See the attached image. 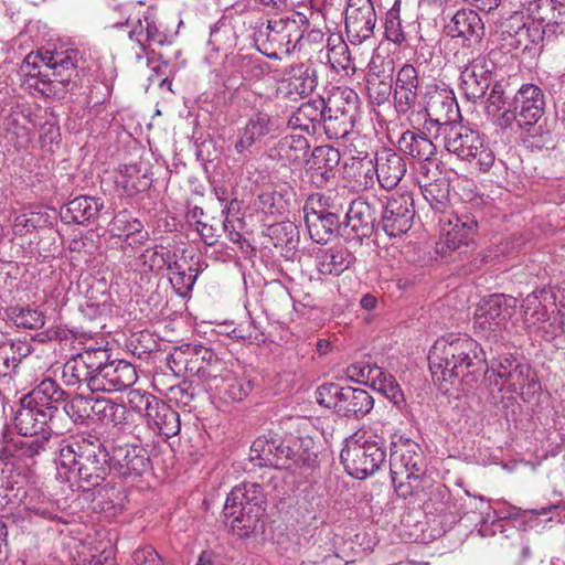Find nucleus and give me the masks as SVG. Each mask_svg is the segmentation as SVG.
Masks as SVG:
<instances>
[{
  "mask_svg": "<svg viewBox=\"0 0 565 565\" xmlns=\"http://www.w3.org/2000/svg\"><path fill=\"white\" fill-rule=\"evenodd\" d=\"M489 363L481 345L467 333H448L435 341L428 363L435 383L459 382L487 363L486 379L501 394L503 408L516 407L518 397L530 406L540 403L542 385L534 369L510 352L495 351Z\"/></svg>",
  "mask_w": 565,
  "mask_h": 565,
  "instance_id": "1",
  "label": "nucleus"
},
{
  "mask_svg": "<svg viewBox=\"0 0 565 565\" xmlns=\"http://www.w3.org/2000/svg\"><path fill=\"white\" fill-rule=\"evenodd\" d=\"M92 60L79 50L29 53L20 67L21 87L39 99H62L67 93L83 88Z\"/></svg>",
  "mask_w": 565,
  "mask_h": 565,
  "instance_id": "2",
  "label": "nucleus"
},
{
  "mask_svg": "<svg viewBox=\"0 0 565 565\" xmlns=\"http://www.w3.org/2000/svg\"><path fill=\"white\" fill-rule=\"evenodd\" d=\"M454 507L458 512V522L463 521L466 526L473 525L479 536L490 537L500 533L507 539L518 532V526L537 527L541 522L547 523L559 516L561 511L558 503L522 512L512 505L498 510L483 497L471 495L469 492L455 499Z\"/></svg>",
  "mask_w": 565,
  "mask_h": 565,
  "instance_id": "3",
  "label": "nucleus"
},
{
  "mask_svg": "<svg viewBox=\"0 0 565 565\" xmlns=\"http://www.w3.org/2000/svg\"><path fill=\"white\" fill-rule=\"evenodd\" d=\"M55 466L57 480L71 490L89 491L109 473V452L96 435L78 434L61 444Z\"/></svg>",
  "mask_w": 565,
  "mask_h": 565,
  "instance_id": "4",
  "label": "nucleus"
},
{
  "mask_svg": "<svg viewBox=\"0 0 565 565\" xmlns=\"http://www.w3.org/2000/svg\"><path fill=\"white\" fill-rule=\"evenodd\" d=\"M526 329L552 341L565 333V297L552 286L530 292L521 305Z\"/></svg>",
  "mask_w": 565,
  "mask_h": 565,
  "instance_id": "5",
  "label": "nucleus"
},
{
  "mask_svg": "<svg viewBox=\"0 0 565 565\" xmlns=\"http://www.w3.org/2000/svg\"><path fill=\"white\" fill-rule=\"evenodd\" d=\"M428 459L423 446L405 435H395L391 441L390 472L398 495L412 494V486L426 476Z\"/></svg>",
  "mask_w": 565,
  "mask_h": 565,
  "instance_id": "6",
  "label": "nucleus"
},
{
  "mask_svg": "<svg viewBox=\"0 0 565 565\" xmlns=\"http://www.w3.org/2000/svg\"><path fill=\"white\" fill-rule=\"evenodd\" d=\"M340 460L349 476L363 480L385 463L386 447L377 436L354 434L345 439Z\"/></svg>",
  "mask_w": 565,
  "mask_h": 565,
  "instance_id": "7",
  "label": "nucleus"
},
{
  "mask_svg": "<svg viewBox=\"0 0 565 565\" xmlns=\"http://www.w3.org/2000/svg\"><path fill=\"white\" fill-rule=\"evenodd\" d=\"M412 486V494L417 501L422 502L423 510L429 520L434 537L444 535L458 522V512L454 507V500L448 488L441 482H436L429 477H425L416 484Z\"/></svg>",
  "mask_w": 565,
  "mask_h": 565,
  "instance_id": "8",
  "label": "nucleus"
},
{
  "mask_svg": "<svg viewBox=\"0 0 565 565\" xmlns=\"http://www.w3.org/2000/svg\"><path fill=\"white\" fill-rule=\"evenodd\" d=\"M315 395L319 405L345 418H362L374 406V398L366 390L349 385L342 386L333 382L319 385Z\"/></svg>",
  "mask_w": 565,
  "mask_h": 565,
  "instance_id": "9",
  "label": "nucleus"
},
{
  "mask_svg": "<svg viewBox=\"0 0 565 565\" xmlns=\"http://www.w3.org/2000/svg\"><path fill=\"white\" fill-rule=\"evenodd\" d=\"M168 365L174 374L195 376L209 386L216 373L222 371L223 363L211 349L183 343L169 354Z\"/></svg>",
  "mask_w": 565,
  "mask_h": 565,
  "instance_id": "10",
  "label": "nucleus"
},
{
  "mask_svg": "<svg viewBox=\"0 0 565 565\" xmlns=\"http://www.w3.org/2000/svg\"><path fill=\"white\" fill-rule=\"evenodd\" d=\"M327 109V137L329 139L345 138L353 129L359 117L360 98L349 87L332 89L324 99Z\"/></svg>",
  "mask_w": 565,
  "mask_h": 565,
  "instance_id": "11",
  "label": "nucleus"
},
{
  "mask_svg": "<svg viewBox=\"0 0 565 565\" xmlns=\"http://www.w3.org/2000/svg\"><path fill=\"white\" fill-rule=\"evenodd\" d=\"M518 300L512 296L493 294L483 298L473 315L475 330L487 338L497 339L508 329L509 321L515 315Z\"/></svg>",
  "mask_w": 565,
  "mask_h": 565,
  "instance_id": "12",
  "label": "nucleus"
},
{
  "mask_svg": "<svg viewBox=\"0 0 565 565\" xmlns=\"http://www.w3.org/2000/svg\"><path fill=\"white\" fill-rule=\"evenodd\" d=\"M545 111V96L541 87L535 84H523L513 95L509 108L502 113L500 126H510L516 121L524 130L533 128Z\"/></svg>",
  "mask_w": 565,
  "mask_h": 565,
  "instance_id": "13",
  "label": "nucleus"
},
{
  "mask_svg": "<svg viewBox=\"0 0 565 565\" xmlns=\"http://www.w3.org/2000/svg\"><path fill=\"white\" fill-rule=\"evenodd\" d=\"M126 24L130 28L128 32L129 39L136 42L139 47V51L136 52V58L141 61L145 57L147 66L158 72L160 66L152 65L153 60L147 46L163 45L169 43L170 40L169 33L158 21L156 11L152 8H147L142 17L137 19L129 18Z\"/></svg>",
  "mask_w": 565,
  "mask_h": 565,
  "instance_id": "14",
  "label": "nucleus"
},
{
  "mask_svg": "<svg viewBox=\"0 0 565 565\" xmlns=\"http://www.w3.org/2000/svg\"><path fill=\"white\" fill-rule=\"evenodd\" d=\"M417 68L412 64H404L396 73L393 106L398 117L409 118L419 114L424 107V94Z\"/></svg>",
  "mask_w": 565,
  "mask_h": 565,
  "instance_id": "15",
  "label": "nucleus"
},
{
  "mask_svg": "<svg viewBox=\"0 0 565 565\" xmlns=\"http://www.w3.org/2000/svg\"><path fill=\"white\" fill-rule=\"evenodd\" d=\"M425 124L428 129L437 127L443 135L446 127L458 125L459 106L452 90L437 86L426 87L424 94Z\"/></svg>",
  "mask_w": 565,
  "mask_h": 565,
  "instance_id": "16",
  "label": "nucleus"
},
{
  "mask_svg": "<svg viewBox=\"0 0 565 565\" xmlns=\"http://www.w3.org/2000/svg\"><path fill=\"white\" fill-rule=\"evenodd\" d=\"M438 252L446 253L468 246L475 241L478 221L471 213L449 212L439 218Z\"/></svg>",
  "mask_w": 565,
  "mask_h": 565,
  "instance_id": "17",
  "label": "nucleus"
},
{
  "mask_svg": "<svg viewBox=\"0 0 565 565\" xmlns=\"http://www.w3.org/2000/svg\"><path fill=\"white\" fill-rule=\"evenodd\" d=\"M498 78L494 61L490 56L479 55L461 71L460 88L467 100L477 103L484 98L490 86Z\"/></svg>",
  "mask_w": 565,
  "mask_h": 565,
  "instance_id": "18",
  "label": "nucleus"
},
{
  "mask_svg": "<svg viewBox=\"0 0 565 565\" xmlns=\"http://www.w3.org/2000/svg\"><path fill=\"white\" fill-rule=\"evenodd\" d=\"M307 24V18L299 12H294L290 17L268 20L265 42L271 49H278L289 56L302 40Z\"/></svg>",
  "mask_w": 565,
  "mask_h": 565,
  "instance_id": "19",
  "label": "nucleus"
},
{
  "mask_svg": "<svg viewBox=\"0 0 565 565\" xmlns=\"http://www.w3.org/2000/svg\"><path fill=\"white\" fill-rule=\"evenodd\" d=\"M415 216L414 199L409 193H394L383 204L379 227L388 237H399L412 227Z\"/></svg>",
  "mask_w": 565,
  "mask_h": 565,
  "instance_id": "20",
  "label": "nucleus"
},
{
  "mask_svg": "<svg viewBox=\"0 0 565 565\" xmlns=\"http://www.w3.org/2000/svg\"><path fill=\"white\" fill-rule=\"evenodd\" d=\"M135 366L124 360H111L97 373L90 375L88 390L92 393L121 392L134 385L137 381Z\"/></svg>",
  "mask_w": 565,
  "mask_h": 565,
  "instance_id": "21",
  "label": "nucleus"
},
{
  "mask_svg": "<svg viewBox=\"0 0 565 565\" xmlns=\"http://www.w3.org/2000/svg\"><path fill=\"white\" fill-rule=\"evenodd\" d=\"M50 440L45 435L4 437L0 447V459L6 463L31 467L35 465L36 457L47 449Z\"/></svg>",
  "mask_w": 565,
  "mask_h": 565,
  "instance_id": "22",
  "label": "nucleus"
},
{
  "mask_svg": "<svg viewBox=\"0 0 565 565\" xmlns=\"http://www.w3.org/2000/svg\"><path fill=\"white\" fill-rule=\"evenodd\" d=\"M504 45L521 52L531 51L544 38V30L534 22H525L523 14L515 12L500 25Z\"/></svg>",
  "mask_w": 565,
  "mask_h": 565,
  "instance_id": "23",
  "label": "nucleus"
},
{
  "mask_svg": "<svg viewBox=\"0 0 565 565\" xmlns=\"http://www.w3.org/2000/svg\"><path fill=\"white\" fill-rule=\"evenodd\" d=\"M319 82L317 65L311 60L288 65L284 70L280 90L286 97L296 99L311 95Z\"/></svg>",
  "mask_w": 565,
  "mask_h": 565,
  "instance_id": "24",
  "label": "nucleus"
},
{
  "mask_svg": "<svg viewBox=\"0 0 565 565\" xmlns=\"http://www.w3.org/2000/svg\"><path fill=\"white\" fill-rule=\"evenodd\" d=\"M377 21L372 0H348L345 31L350 42L361 44L373 35Z\"/></svg>",
  "mask_w": 565,
  "mask_h": 565,
  "instance_id": "25",
  "label": "nucleus"
},
{
  "mask_svg": "<svg viewBox=\"0 0 565 565\" xmlns=\"http://www.w3.org/2000/svg\"><path fill=\"white\" fill-rule=\"evenodd\" d=\"M226 404L241 403L253 392L254 384L244 371L223 370L217 372L207 386Z\"/></svg>",
  "mask_w": 565,
  "mask_h": 565,
  "instance_id": "26",
  "label": "nucleus"
},
{
  "mask_svg": "<svg viewBox=\"0 0 565 565\" xmlns=\"http://www.w3.org/2000/svg\"><path fill=\"white\" fill-rule=\"evenodd\" d=\"M269 72V64L255 55L234 54L227 56L224 65L227 87H238L244 81H259Z\"/></svg>",
  "mask_w": 565,
  "mask_h": 565,
  "instance_id": "27",
  "label": "nucleus"
},
{
  "mask_svg": "<svg viewBox=\"0 0 565 565\" xmlns=\"http://www.w3.org/2000/svg\"><path fill=\"white\" fill-rule=\"evenodd\" d=\"M177 253L173 249L154 246L145 249L138 256L126 255L124 265L127 273L139 274L140 280L148 278L150 273H159L163 269L169 270L174 260Z\"/></svg>",
  "mask_w": 565,
  "mask_h": 565,
  "instance_id": "28",
  "label": "nucleus"
},
{
  "mask_svg": "<svg viewBox=\"0 0 565 565\" xmlns=\"http://www.w3.org/2000/svg\"><path fill=\"white\" fill-rule=\"evenodd\" d=\"M149 462L146 449L134 445L117 446L109 455L110 471L122 479L141 477Z\"/></svg>",
  "mask_w": 565,
  "mask_h": 565,
  "instance_id": "29",
  "label": "nucleus"
},
{
  "mask_svg": "<svg viewBox=\"0 0 565 565\" xmlns=\"http://www.w3.org/2000/svg\"><path fill=\"white\" fill-rule=\"evenodd\" d=\"M276 130V118L267 111L257 110L248 117L243 127L237 129L234 150L238 154H245L253 145Z\"/></svg>",
  "mask_w": 565,
  "mask_h": 565,
  "instance_id": "30",
  "label": "nucleus"
},
{
  "mask_svg": "<svg viewBox=\"0 0 565 565\" xmlns=\"http://www.w3.org/2000/svg\"><path fill=\"white\" fill-rule=\"evenodd\" d=\"M527 12L544 30V35L565 34V3L557 0H533L529 2Z\"/></svg>",
  "mask_w": 565,
  "mask_h": 565,
  "instance_id": "31",
  "label": "nucleus"
},
{
  "mask_svg": "<svg viewBox=\"0 0 565 565\" xmlns=\"http://www.w3.org/2000/svg\"><path fill=\"white\" fill-rule=\"evenodd\" d=\"M53 418L34 406L29 404L25 398H21L20 406L15 411L13 424L19 435L38 436L45 435L52 437L53 430L51 427Z\"/></svg>",
  "mask_w": 565,
  "mask_h": 565,
  "instance_id": "32",
  "label": "nucleus"
},
{
  "mask_svg": "<svg viewBox=\"0 0 565 565\" xmlns=\"http://www.w3.org/2000/svg\"><path fill=\"white\" fill-rule=\"evenodd\" d=\"M103 209L100 198L78 195L61 206L60 216L65 224L88 225L97 220Z\"/></svg>",
  "mask_w": 565,
  "mask_h": 565,
  "instance_id": "33",
  "label": "nucleus"
},
{
  "mask_svg": "<svg viewBox=\"0 0 565 565\" xmlns=\"http://www.w3.org/2000/svg\"><path fill=\"white\" fill-rule=\"evenodd\" d=\"M265 508H228L224 507L223 514L226 525L230 526L233 534L239 537H249L250 535L264 531Z\"/></svg>",
  "mask_w": 565,
  "mask_h": 565,
  "instance_id": "34",
  "label": "nucleus"
},
{
  "mask_svg": "<svg viewBox=\"0 0 565 565\" xmlns=\"http://www.w3.org/2000/svg\"><path fill=\"white\" fill-rule=\"evenodd\" d=\"M23 398L28 403L41 411H45L53 419L57 415L60 407L66 402V392L53 379H43L29 394Z\"/></svg>",
  "mask_w": 565,
  "mask_h": 565,
  "instance_id": "35",
  "label": "nucleus"
},
{
  "mask_svg": "<svg viewBox=\"0 0 565 565\" xmlns=\"http://www.w3.org/2000/svg\"><path fill=\"white\" fill-rule=\"evenodd\" d=\"M310 151L309 140L301 134L291 132L278 139L268 149V158L285 163L301 164Z\"/></svg>",
  "mask_w": 565,
  "mask_h": 565,
  "instance_id": "36",
  "label": "nucleus"
},
{
  "mask_svg": "<svg viewBox=\"0 0 565 565\" xmlns=\"http://www.w3.org/2000/svg\"><path fill=\"white\" fill-rule=\"evenodd\" d=\"M152 170L149 162L139 161L122 164L118 169L117 186L127 196H135L146 192L152 184Z\"/></svg>",
  "mask_w": 565,
  "mask_h": 565,
  "instance_id": "37",
  "label": "nucleus"
},
{
  "mask_svg": "<svg viewBox=\"0 0 565 565\" xmlns=\"http://www.w3.org/2000/svg\"><path fill=\"white\" fill-rule=\"evenodd\" d=\"M486 137L480 130L461 122L446 127L443 134L445 149L460 161Z\"/></svg>",
  "mask_w": 565,
  "mask_h": 565,
  "instance_id": "38",
  "label": "nucleus"
},
{
  "mask_svg": "<svg viewBox=\"0 0 565 565\" xmlns=\"http://www.w3.org/2000/svg\"><path fill=\"white\" fill-rule=\"evenodd\" d=\"M374 160L381 188L391 190L397 186L407 170L403 156L393 149L383 148L376 152Z\"/></svg>",
  "mask_w": 565,
  "mask_h": 565,
  "instance_id": "39",
  "label": "nucleus"
},
{
  "mask_svg": "<svg viewBox=\"0 0 565 565\" xmlns=\"http://www.w3.org/2000/svg\"><path fill=\"white\" fill-rule=\"evenodd\" d=\"M312 164L309 169L312 183L322 188L335 177L341 160L340 151L330 146L323 145L312 150Z\"/></svg>",
  "mask_w": 565,
  "mask_h": 565,
  "instance_id": "40",
  "label": "nucleus"
},
{
  "mask_svg": "<svg viewBox=\"0 0 565 565\" xmlns=\"http://www.w3.org/2000/svg\"><path fill=\"white\" fill-rule=\"evenodd\" d=\"M451 38H461L468 45L479 43L484 34L480 15L471 9L458 10L446 25Z\"/></svg>",
  "mask_w": 565,
  "mask_h": 565,
  "instance_id": "41",
  "label": "nucleus"
},
{
  "mask_svg": "<svg viewBox=\"0 0 565 565\" xmlns=\"http://www.w3.org/2000/svg\"><path fill=\"white\" fill-rule=\"evenodd\" d=\"M289 124L307 134H316L320 129L327 135V109L324 98H316L303 103L290 117Z\"/></svg>",
  "mask_w": 565,
  "mask_h": 565,
  "instance_id": "42",
  "label": "nucleus"
},
{
  "mask_svg": "<svg viewBox=\"0 0 565 565\" xmlns=\"http://www.w3.org/2000/svg\"><path fill=\"white\" fill-rule=\"evenodd\" d=\"M355 257L344 245L318 248L315 255L316 268L321 275L339 276L351 267Z\"/></svg>",
  "mask_w": 565,
  "mask_h": 565,
  "instance_id": "43",
  "label": "nucleus"
},
{
  "mask_svg": "<svg viewBox=\"0 0 565 565\" xmlns=\"http://www.w3.org/2000/svg\"><path fill=\"white\" fill-rule=\"evenodd\" d=\"M146 422L152 431L166 439L178 435L181 428L179 413L160 398L150 407Z\"/></svg>",
  "mask_w": 565,
  "mask_h": 565,
  "instance_id": "44",
  "label": "nucleus"
},
{
  "mask_svg": "<svg viewBox=\"0 0 565 565\" xmlns=\"http://www.w3.org/2000/svg\"><path fill=\"white\" fill-rule=\"evenodd\" d=\"M264 235L276 248H280L285 259L295 258L299 245V230L295 223L290 221L274 223L266 227Z\"/></svg>",
  "mask_w": 565,
  "mask_h": 565,
  "instance_id": "45",
  "label": "nucleus"
},
{
  "mask_svg": "<svg viewBox=\"0 0 565 565\" xmlns=\"http://www.w3.org/2000/svg\"><path fill=\"white\" fill-rule=\"evenodd\" d=\"M370 204L363 200L353 201L345 214L344 230L352 238L362 239L371 236L375 228Z\"/></svg>",
  "mask_w": 565,
  "mask_h": 565,
  "instance_id": "46",
  "label": "nucleus"
},
{
  "mask_svg": "<svg viewBox=\"0 0 565 565\" xmlns=\"http://www.w3.org/2000/svg\"><path fill=\"white\" fill-rule=\"evenodd\" d=\"M110 225L113 235L122 238V244L132 248L143 245L149 237L142 222L127 212L117 213Z\"/></svg>",
  "mask_w": 565,
  "mask_h": 565,
  "instance_id": "47",
  "label": "nucleus"
},
{
  "mask_svg": "<svg viewBox=\"0 0 565 565\" xmlns=\"http://www.w3.org/2000/svg\"><path fill=\"white\" fill-rule=\"evenodd\" d=\"M401 153L412 157L418 162L429 161L437 151L434 142L419 130H406L397 140Z\"/></svg>",
  "mask_w": 565,
  "mask_h": 565,
  "instance_id": "48",
  "label": "nucleus"
},
{
  "mask_svg": "<svg viewBox=\"0 0 565 565\" xmlns=\"http://www.w3.org/2000/svg\"><path fill=\"white\" fill-rule=\"evenodd\" d=\"M21 502L24 509L34 515L51 521H61V507L57 500L51 499L38 488L31 487L24 491Z\"/></svg>",
  "mask_w": 565,
  "mask_h": 565,
  "instance_id": "49",
  "label": "nucleus"
},
{
  "mask_svg": "<svg viewBox=\"0 0 565 565\" xmlns=\"http://www.w3.org/2000/svg\"><path fill=\"white\" fill-rule=\"evenodd\" d=\"M224 507L228 508H265L263 488L258 483L243 482L227 494Z\"/></svg>",
  "mask_w": 565,
  "mask_h": 565,
  "instance_id": "50",
  "label": "nucleus"
},
{
  "mask_svg": "<svg viewBox=\"0 0 565 565\" xmlns=\"http://www.w3.org/2000/svg\"><path fill=\"white\" fill-rule=\"evenodd\" d=\"M310 238L317 244H327L340 227V215L327 213L324 216H307L305 220Z\"/></svg>",
  "mask_w": 565,
  "mask_h": 565,
  "instance_id": "51",
  "label": "nucleus"
},
{
  "mask_svg": "<svg viewBox=\"0 0 565 565\" xmlns=\"http://www.w3.org/2000/svg\"><path fill=\"white\" fill-rule=\"evenodd\" d=\"M471 172L488 173L497 166V158L488 137L476 143L473 149L461 160Z\"/></svg>",
  "mask_w": 565,
  "mask_h": 565,
  "instance_id": "52",
  "label": "nucleus"
},
{
  "mask_svg": "<svg viewBox=\"0 0 565 565\" xmlns=\"http://www.w3.org/2000/svg\"><path fill=\"white\" fill-rule=\"evenodd\" d=\"M328 63L338 73L343 71L347 75L355 73V65L349 45L341 36H331L328 40Z\"/></svg>",
  "mask_w": 565,
  "mask_h": 565,
  "instance_id": "53",
  "label": "nucleus"
},
{
  "mask_svg": "<svg viewBox=\"0 0 565 565\" xmlns=\"http://www.w3.org/2000/svg\"><path fill=\"white\" fill-rule=\"evenodd\" d=\"M422 194L436 214L447 215L450 210L449 184L436 180L420 186Z\"/></svg>",
  "mask_w": 565,
  "mask_h": 565,
  "instance_id": "54",
  "label": "nucleus"
},
{
  "mask_svg": "<svg viewBox=\"0 0 565 565\" xmlns=\"http://www.w3.org/2000/svg\"><path fill=\"white\" fill-rule=\"evenodd\" d=\"M265 306L273 316L281 317L294 308V299L285 285L274 280L266 291Z\"/></svg>",
  "mask_w": 565,
  "mask_h": 565,
  "instance_id": "55",
  "label": "nucleus"
},
{
  "mask_svg": "<svg viewBox=\"0 0 565 565\" xmlns=\"http://www.w3.org/2000/svg\"><path fill=\"white\" fill-rule=\"evenodd\" d=\"M100 409L98 424L105 426L124 428L131 419L130 412L124 402L103 397Z\"/></svg>",
  "mask_w": 565,
  "mask_h": 565,
  "instance_id": "56",
  "label": "nucleus"
},
{
  "mask_svg": "<svg viewBox=\"0 0 565 565\" xmlns=\"http://www.w3.org/2000/svg\"><path fill=\"white\" fill-rule=\"evenodd\" d=\"M51 224L50 214L42 209H25L14 217L13 232L23 236Z\"/></svg>",
  "mask_w": 565,
  "mask_h": 565,
  "instance_id": "57",
  "label": "nucleus"
},
{
  "mask_svg": "<svg viewBox=\"0 0 565 565\" xmlns=\"http://www.w3.org/2000/svg\"><path fill=\"white\" fill-rule=\"evenodd\" d=\"M168 274L173 290L181 297L191 292L198 276L185 260L179 262L178 259L174 260Z\"/></svg>",
  "mask_w": 565,
  "mask_h": 565,
  "instance_id": "58",
  "label": "nucleus"
},
{
  "mask_svg": "<svg viewBox=\"0 0 565 565\" xmlns=\"http://www.w3.org/2000/svg\"><path fill=\"white\" fill-rule=\"evenodd\" d=\"M372 390L387 398L394 406L402 409L405 404V396L395 377L381 367V374L375 376L371 384Z\"/></svg>",
  "mask_w": 565,
  "mask_h": 565,
  "instance_id": "59",
  "label": "nucleus"
},
{
  "mask_svg": "<svg viewBox=\"0 0 565 565\" xmlns=\"http://www.w3.org/2000/svg\"><path fill=\"white\" fill-rule=\"evenodd\" d=\"M507 87L508 82L503 77L498 78L490 86V93L486 99V109L488 115L499 119L500 122H502V113L509 108V103L512 99L508 95Z\"/></svg>",
  "mask_w": 565,
  "mask_h": 565,
  "instance_id": "60",
  "label": "nucleus"
},
{
  "mask_svg": "<svg viewBox=\"0 0 565 565\" xmlns=\"http://www.w3.org/2000/svg\"><path fill=\"white\" fill-rule=\"evenodd\" d=\"M90 372L88 371L76 354L72 355L62 366L61 380L70 387H79L83 384L88 388V381H90Z\"/></svg>",
  "mask_w": 565,
  "mask_h": 565,
  "instance_id": "61",
  "label": "nucleus"
},
{
  "mask_svg": "<svg viewBox=\"0 0 565 565\" xmlns=\"http://www.w3.org/2000/svg\"><path fill=\"white\" fill-rule=\"evenodd\" d=\"M274 436H259L257 437L249 450V460L254 467H273L277 465V459L274 455Z\"/></svg>",
  "mask_w": 565,
  "mask_h": 565,
  "instance_id": "62",
  "label": "nucleus"
},
{
  "mask_svg": "<svg viewBox=\"0 0 565 565\" xmlns=\"http://www.w3.org/2000/svg\"><path fill=\"white\" fill-rule=\"evenodd\" d=\"M9 320L18 328L39 329L44 326L45 316L38 308L11 307L7 311Z\"/></svg>",
  "mask_w": 565,
  "mask_h": 565,
  "instance_id": "63",
  "label": "nucleus"
},
{
  "mask_svg": "<svg viewBox=\"0 0 565 565\" xmlns=\"http://www.w3.org/2000/svg\"><path fill=\"white\" fill-rule=\"evenodd\" d=\"M89 394H75L64 403V412L75 425H86L89 416Z\"/></svg>",
  "mask_w": 565,
  "mask_h": 565,
  "instance_id": "64",
  "label": "nucleus"
}]
</instances>
